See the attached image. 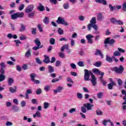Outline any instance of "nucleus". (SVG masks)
I'll use <instances>...</instances> for the list:
<instances>
[{
	"label": "nucleus",
	"mask_w": 126,
	"mask_h": 126,
	"mask_svg": "<svg viewBox=\"0 0 126 126\" xmlns=\"http://www.w3.org/2000/svg\"><path fill=\"white\" fill-rule=\"evenodd\" d=\"M84 80H85V81H89L90 78V75H92L91 82L93 86H95V85L97 84V82H96V80H97V78L95 77V75L93 74L92 71H89L88 69H84Z\"/></svg>",
	"instance_id": "1"
},
{
	"label": "nucleus",
	"mask_w": 126,
	"mask_h": 126,
	"mask_svg": "<svg viewBox=\"0 0 126 126\" xmlns=\"http://www.w3.org/2000/svg\"><path fill=\"white\" fill-rule=\"evenodd\" d=\"M90 22V24L88 25V29L89 31H90V30H91V27L93 28H94V27H96L98 26L96 24V17L92 18Z\"/></svg>",
	"instance_id": "2"
},
{
	"label": "nucleus",
	"mask_w": 126,
	"mask_h": 126,
	"mask_svg": "<svg viewBox=\"0 0 126 126\" xmlns=\"http://www.w3.org/2000/svg\"><path fill=\"white\" fill-rule=\"evenodd\" d=\"M24 16V13L17 12L11 15V18L12 20H15L17 18L23 17Z\"/></svg>",
	"instance_id": "3"
},
{
	"label": "nucleus",
	"mask_w": 126,
	"mask_h": 126,
	"mask_svg": "<svg viewBox=\"0 0 126 126\" xmlns=\"http://www.w3.org/2000/svg\"><path fill=\"white\" fill-rule=\"evenodd\" d=\"M113 69L116 73L122 74L125 70V68H124V66H123L122 65H120L119 67L118 66H115L113 68Z\"/></svg>",
	"instance_id": "4"
},
{
	"label": "nucleus",
	"mask_w": 126,
	"mask_h": 126,
	"mask_svg": "<svg viewBox=\"0 0 126 126\" xmlns=\"http://www.w3.org/2000/svg\"><path fill=\"white\" fill-rule=\"evenodd\" d=\"M56 22L58 24H62V25H64L65 26H68V23L67 22L64 20L63 18L61 17H59L58 19L56 21Z\"/></svg>",
	"instance_id": "5"
},
{
	"label": "nucleus",
	"mask_w": 126,
	"mask_h": 126,
	"mask_svg": "<svg viewBox=\"0 0 126 126\" xmlns=\"http://www.w3.org/2000/svg\"><path fill=\"white\" fill-rule=\"evenodd\" d=\"M86 38L89 44H93V38H94V35L89 34L86 36Z\"/></svg>",
	"instance_id": "6"
},
{
	"label": "nucleus",
	"mask_w": 126,
	"mask_h": 126,
	"mask_svg": "<svg viewBox=\"0 0 126 126\" xmlns=\"http://www.w3.org/2000/svg\"><path fill=\"white\" fill-rule=\"evenodd\" d=\"M83 105L86 107L87 111H91L92 108L94 107V105L91 104L90 103H85Z\"/></svg>",
	"instance_id": "7"
},
{
	"label": "nucleus",
	"mask_w": 126,
	"mask_h": 126,
	"mask_svg": "<svg viewBox=\"0 0 126 126\" xmlns=\"http://www.w3.org/2000/svg\"><path fill=\"white\" fill-rule=\"evenodd\" d=\"M34 9V5L33 4L30 5L28 6L27 8L25 9V12L27 13H30Z\"/></svg>",
	"instance_id": "8"
},
{
	"label": "nucleus",
	"mask_w": 126,
	"mask_h": 126,
	"mask_svg": "<svg viewBox=\"0 0 126 126\" xmlns=\"http://www.w3.org/2000/svg\"><path fill=\"white\" fill-rule=\"evenodd\" d=\"M0 72H5L4 71V68H5V67H6V65H5V63L2 62L0 63Z\"/></svg>",
	"instance_id": "9"
},
{
	"label": "nucleus",
	"mask_w": 126,
	"mask_h": 126,
	"mask_svg": "<svg viewBox=\"0 0 126 126\" xmlns=\"http://www.w3.org/2000/svg\"><path fill=\"white\" fill-rule=\"evenodd\" d=\"M63 87L62 86L58 87L56 90H53V92L54 94H57L58 93H61L62 91H63Z\"/></svg>",
	"instance_id": "10"
},
{
	"label": "nucleus",
	"mask_w": 126,
	"mask_h": 126,
	"mask_svg": "<svg viewBox=\"0 0 126 126\" xmlns=\"http://www.w3.org/2000/svg\"><path fill=\"white\" fill-rule=\"evenodd\" d=\"M94 55L95 56H100L101 57V59H103V58H104V55L102 53V52L101 51V50H100L99 49H96V52H95Z\"/></svg>",
	"instance_id": "11"
},
{
	"label": "nucleus",
	"mask_w": 126,
	"mask_h": 126,
	"mask_svg": "<svg viewBox=\"0 0 126 126\" xmlns=\"http://www.w3.org/2000/svg\"><path fill=\"white\" fill-rule=\"evenodd\" d=\"M37 9H38L39 11H44L45 10V6H44L41 3H39V5L37 6Z\"/></svg>",
	"instance_id": "12"
},
{
	"label": "nucleus",
	"mask_w": 126,
	"mask_h": 126,
	"mask_svg": "<svg viewBox=\"0 0 126 126\" xmlns=\"http://www.w3.org/2000/svg\"><path fill=\"white\" fill-rule=\"evenodd\" d=\"M29 94H32V91L30 89L27 90L25 94V99H29Z\"/></svg>",
	"instance_id": "13"
},
{
	"label": "nucleus",
	"mask_w": 126,
	"mask_h": 126,
	"mask_svg": "<svg viewBox=\"0 0 126 126\" xmlns=\"http://www.w3.org/2000/svg\"><path fill=\"white\" fill-rule=\"evenodd\" d=\"M5 72H0V82L3 81L4 79H5V76L4 75Z\"/></svg>",
	"instance_id": "14"
},
{
	"label": "nucleus",
	"mask_w": 126,
	"mask_h": 126,
	"mask_svg": "<svg viewBox=\"0 0 126 126\" xmlns=\"http://www.w3.org/2000/svg\"><path fill=\"white\" fill-rule=\"evenodd\" d=\"M31 49H29L25 53V57L28 59L31 57Z\"/></svg>",
	"instance_id": "15"
},
{
	"label": "nucleus",
	"mask_w": 126,
	"mask_h": 126,
	"mask_svg": "<svg viewBox=\"0 0 126 126\" xmlns=\"http://www.w3.org/2000/svg\"><path fill=\"white\" fill-rule=\"evenodd\" d=\"M7 82L9 86H11L12 84L14 82V79H13L12 78H9L7 81Z\"/></svg>",
	"instance_id": "16"
},
{
	"label": "nucleus",
	"mask_w": 126,
	"mask_h": 126,
	"mask_svg": "<svg viewBox=\"0 0 126 126\" xmlns=\"http://www.w3.org/2000/svg\"><path fill=\"white\" fill-rule=\"evenodd\" d=\"M108 89L112 90L113 89V86H116V83L115 82H111V83H109L107 85Z\"/></svg>",
	"instance_id": "17"
},
{
	"label": "nucleus",
	"mask_w": 126,
	"mask_h": 126,
	"mask_svg": "<svg viewBox=\"0 0 126 126\" xmlns=\"http://www.w3.org/2000/svg\"><path fill=\"white\" fill-rule=\"evenodd\" d=\"M43 63H50V58L48 56H44V60H43Z\"/></svg>",
	"instance_id": "18"
},
{
	"label": "nucleus",
	"mask_w": 126,
	"mask_h": 126,
	"mask_svg": "<svg viewBox=\"0 0 126 126\" xmlns=\"http://www.w3.org/2000/svg\"><path fill=\"white\" fill-rule=\"evenodd\" d=\"M95 1L97 3H103L104 5H107V1L106 0H95Z\"/></svg>",
	"instance_id": "19"
},
{
	"label": "nucleus",
	"mask_w": 126,
	"mask_h": 126,
	"mask_svg": "<svg viewBox=\"0 0 126 126\" xmlns=\"http://www.w3.org/2000/svg\"><path fill=\"white\" fill-rule=\"evenodd\" d=\"M106 61L108 63H113V56L111 58L108 55H106Z\"/></svg>",
	"instance_id": "20"
},
{
	"label": "nucleus",
	"mask_w": 126,
	"mask_h": 126,
	"mask_svg": "<svg viewBox=\"0 0 126 126\" xmlns=\"http://www.w3.org/2000/svg\"><path fill=\"white\" fill-rule=\"evenodd\" d=\"M34 43L36 46L42 47V45H41V41L39 40V38H35L34 40Z\"/></svg>",
	"instance_id": "21"
},
{
	"label": "nucleus",
	"mask_w": 126,
	"mask_h": 126,
	"mask_svg": "<svg viewBox=\"0 0 126 126\" xmlns=\"http://www.w3.org/2000/svg\"><path fill=\"white\" fill-rule=\"evenodd\" d=\"M33 118H41V113L40 111H36L34 114L33 115Z\"/></svg>",
	"instance_id": "22"
},
{
	"label": "nucleus",
	"mask_w": 126,
	"mask_h": 126,
	"mask_svg": "<svg viewBox=\"0 0 126 126\" xmlns=\"http://www.w3.org/2000/svg\"><path fill=\"white\" fill-rule=\"evenodd\" d=\"M103 18H104V15H103L102 13H99L97 14V20H98L99 21H101V20L103 19Z\"/></svg>",
	"instance_id": "23"
},
{
	"label": "nucleus",
	"mask_w": 126,
	"mask_h": 126,
	"mask_svg": "<svg viewBox=\"0 0 126 126\" xmlns=\"http://www.w3.org/2000/svg\"><path fill=\"white\" fill-rule=\"evenodd\" d=\"M55 71V69H54V67L52 65L48 66V72L49 73H52Z\"/></svg>",
	"instance_id": "24"
},
{
	"label": "nucleus",
	"mask_w": 126,
	"mask_h": 126,
	"mask_svg": "<svg viewBox=\"0 0 126 126\" xmlns=\"http://www.w3.org/2000/svg\"><path fill=\"white\" fill-rule=\"evenodd\" d=\"M94 65L96 67H100L102 65V62L101 61H98L94 63Z\"/></svg>",
	"instance_id": "25"
},
{
	"label": "nucleus",
	"mask_w": 126,
	"mask_h": 126,
	"mask_svg": "<svg viewBox=\"0 0 126 126\" xmlns=\"http://www.w3.org/2000/svg\"><path fill=\"white\" fill-rule=\"evenodd\" d=\"M93 71L94 74H97V75H100V74H101V71H100L98 69L94 68L93 70Z\"/></svg>",
	"instance_id": "26"
},
{
	"label": "nucleus",
	"mask_w": 126,
	"mask_h": 126,
	"mask_svg": "<svg viewBox=\"0 0 126 126\" xmlns=\"http://www.w3.org/2000/svg\"><path fill=\"white\" fill-rule=\"evenodd\" d=\"M35 14H36V12H35L34 11H33L32 12L30 13L28 15V17H30V18H32V17H34V16H35Z\"/></svg>",
	"instance_id": "27"
},
{
	"label": "nucleus",
	"mask_w": 126,
	"mask_h": 126,
	"mask_svg": "<svg viewBox=\"0 0 126 126\" xmlns=\"http://www.w3.org/2000/svg\"><path fill=\"white\" fill-rule=\"evenodd\" d=\"M14 89H13V88L12 87H9V91H10V92H11V93H15V92H17V90H16V87H14Z\"/></svg>",
	"instance_id": "28"
},
{
	"label": "nucleus",
	"mask_w": 126,
	"mask_h": 126,
	"mask_svg": "<svg viewBox=\"0 0 126 126\" xmlns=\"http://www.w3.org/2000/svg\"><path fill=\"white\" fill-rule=\"evenodd\" d=\"M30 76H31V80L32 82L35 81V78L36 76V74L35 73H32L30 74Z\"/></svg>",
	"instance_id": "29"
},
{
	"label": "nucleus",
	"mask_w": 126,
	"mask_h": 126,
	"mask_svg": "<svg viewBox=\"0 0 126 126\" xmlns=\"http://www.w3.org/2000/svg\"><path fill=\"white\" fill-rule=\"evenodd\" d=\"M81 111L84 114H86V113H87V109H86V107L84 105L81 107Z\"/></svg>",
	"instance_id": "30"
},
{
	"label": "nucleus",
	"mask_w": 126,
	"mask_h": 126,
	"mask_svg": "<svg viewBox=\"0 0 126 126\" xmlns=\"http://www.w3.org/2000/svg\"><path fill=\"white\" fill-rule=\"evenodd\" d=\"M43 22L45 24H49V22H50L49 18L48 17H45L43 20Z\"/></svg>",
	"instance_id": "31"
},
{
	"label": "nucleus",
	"mask_w": 126,
	"mask_h": 126,
	"mask_svg": "<svg viewBox=\"0 0 126 126\" xmlns=\"http://www.w3.org/2000/svg\"><path fill=\"white\" fill-rule=\"evenodd\" d=\"M121 56V53L118 51H115L113 53V56L112 57H120Z\"/></svg>",
	"instance_id": "32"
},
{
	"label": "nucleus",
	"mask_w": 126,
	"mask_h": 126,
	"mask_svg": "<svg viewBox=\"0 0 126 126\" xmlns=\"http://www.w3.org/2000/svg\"><path fill=\"white\" fill-rule=\"evenodd\" d=\"M21 28L19 29L20 32H23V31H25L26 29V27H25V25L22 24L21 25Z\"/></svg>",
	"instance_id": "33"
},
{
	"label": "nucleus",
	"mask_w": 126,
	"mask_h": 126,
	"mask_svg": "<svg viewBox=\"0 0 126 126\" xmlns=\"http://www.w3.org/2000/svg\"><path fill=\"white\" fill-rule=\"evenodd\" d=\"M93 28L95 31L94 34H96V35H99V34H100V32L98 31V26L94 27Z\"/></svg>",
	"instance_id": "34"
},
{
	"label": "nucleus",
	"mask_w": 126,
	"mask_h": 126,
	"mask_svg": "<svg viewBox=\"0 0 126 126\" xmlns=\"http://www.w3.org/2000/svg\"><path fill=\"white\" fill-rule=\"evenodd\" d=\"M96 114L97 116H102V115H103V112H102L100 109H97L96 111Z\"/></svg>",
	"instance_id": "35"
},
{
	"label": "nucleus",
	"mask_w": 126,
	"mask_h": 126,
	"mask_svg": "<svg viewBox=\"0 0 126 126\" xmlns=\"http://www.w3.org/2000/svg\"><path fill=\"white\" fill-rule=\"evenodd\" d=\"M35 61L36 63H38V64H42V63H43V62L41 61V60H40L39 57L35 58Z\"/></svg>",
	"instance_id": "36"
},
{
	"label": "nucleus",
	"mask_w": 126,
	"mask_h": 126,
	"mask_svg": "<svg viewBox=\"0 0 126 126\" xmlns=\"http://www.w3.org/2000/svg\"><path fill=\"white\" fill-rule=\"evenodd\" d=\"M50 45H55L56 43V40L54 38H51L49 40Z\"/></svg>",
	"instance_id": "37"
},
{
	"label": "nucleus",
	"mask_w": 126,
	"mask_h": 126,
	"mask_svg": "<svg viewBox=\"0 0 126 126\" xmlns=\"http://www.w3.org/2000/svg\"><path fill=\"white\" fill-rule=\"evenodd\" d=\"M12 110H13V111H14V112H18L19 110V107L15 105H13L12 106Z\"/></svg>",
	"instance_id": "38"
},
{
	"label": "nucleus",
	"mask_w": 126,
	"mask_h": 126,
	"mask_svg": "<svg viewBox=\"0 0 126 126\" xmlns=\"http://www.w3.org/2000/svg\"><path fill=\"white\" fill-rule=\"evenodd\" d=\"M43 106H44V109H45V110H46L50 107V104H49V103H48L47 102H45L43 104Z\"/></svg>",
	"instance_id": "39"
},
{
	"label": "nucleus",
	"mask_w": 126,
	"mask_h": 126,
	"mask_svg": "<svg viewBox=\"0 0 126 126\" xmlns=\"http://www.w3.org/2000/svg\"><path fill=\"white\" fill-rule=\"evenodd\" d=\"M117 19L115 18H111L110 19V22L113 24H117Z\"/></svg>",
	"instance_id": "40"
},
{
	"label": "nucleus",
	"mask_w": 126,
	"mask_h": 126,
	"mask_svg": "<svg viewBox=\"0 0 126 126\" xmlns=\"http://www.w3.org/2000/svg\"><path fill=\"white\" fill-rule=\"evenodd\" d=\"M42 48H43V45H41V46H34L32 47V50L33 51H37V50H39V49H42Z\"/></svg>",
	"instance_id": "41"
},
{
	"label": "nucleus",
	"mask_w": 126,
	"mask_h": 126,
	"mask_svg": "<svg viewBox=\"0 0 126 126\" xmlns=\"http://www.w3.org/2000/svg\"><path fill=\"white\" fill-rule=\"evenodd\" d=\"M59 56L60 58H61V59L65 58V55H64V53L63 52H60L59 54Z\"/></svg>",
	"instance_id": "42"
},
{
	"label": "nucleus",
	"mask_w": 126,
	"mask_h": 126,
	"mask_svg": "<svg viewBox=\"0 0 126 126\" xmlns=\"http://www.w3.org/2000/svg\"><path fill=\"white\" fill-rule=\"evenodd\" d=\"M108 7L110 8V11L111 12L114 11V9L115 8V6H112L111 4H109Z\"/></svg>",
	"instance_id": "43"
},
{
	"label": "nucleus",
	"mask_w": 126,
	"mask_h": 126,
	"mask_svg": "<svg viewBox=\"0 0 126 126\" xmlns=\"http://www.w3.org/2000/svg\"><path fill=\"white\" fill-rule=\"evenodd\" d=\"M85 64V63H84V62H83V61H80V62H78V65L79 66H81V67L84 66Z\"/></svg>",
	"instance_id": "44"
},
{
	"label": "nucleus",
	"mask_w": 126,
	"mask_h": 126,
	"mask_svg": "<svg viewBox=\"0 0 126 126\" xmlns=\"http://www.w3.org/2000/svg\"><path fill=\"white\" fill-rule=\"evenodd\" d=\"M27 37L25 36L24 35H21L20 36H19V39L21 41H23L24 40H26L27 39Z\"/></svg>",
	"instance_id": "45"
},
{
	"label": "nucleus",
	"mask_w": 126,
	"mask_h": 126,
	"mask_svg": "<svg viewBox=\"0 0 126 126\" xmlns=\"http://www.w3.org/2000/svg\"><path fill=\"white\" fill-rule=\"evenodd\" d=\"M63 7L64 9H68L69 8V4L68 3H65L63 5Z\"/></svg>",
	"instance_id": "46"
},
{
	"label": "nucleus",
	"mask_w": 126,
	"mask_h": 126,
	"mask_svg": "<svg viewBox=\"0 0 126 126\" xmlns=\"http://www.w3.org/2000/svg\"><path fill=\"white\" fill-rule=\"evenodd\" d=\"M103 94L102 92L98 93L97 94V98L98 99H102V97H103Z\"/></svg>",
	"instance_id": "47"
},
{
	"label": "nucleus",
	"mask_w": 126,
	"mask_h": 126,
	"mask_svg": "<svg viewBox=\"0 0 126 126\" xmlns=\"http://www.w3.org/2000/svg\"><path fill=\"white\" fill-rule=\"evenodd\" d=\"M14 42L16 43V46L17 47H19V44H22V43L19 40H15Z\"/></svg>",
	"instance_id": "48"
},
{
	"label": "nucleus",
	"mask_w": 126,
	"mask_h": 126,
	"mask_svg": "<svg viewBox=\"0 0 126 126\" xmlns=\"http://www.w3.org/2000/svg\"><path fill=\"white\" fill-rule=\"evenodd\" d=\"M58 34H59L60 35H63V30L61 29V28H58Z\"/></svg>",
	"instance_id": "49"
},
{
	"label": "nucleus",
	"mask_w": 126,
	"mask_h": 126,
	"mask_svg": "<svg viewBox=\"0 0 126 126\" xmlns=\"http://www.w3.org/2000/svg\"><path fill=\"white\" fill-rule=\"evenodd\" d=\"M77 97L78 99H82V98L83 97V96L82 95V94H81L80 93H77Z\"/></svg>",
	"instance_id": "50"
},
{
	"label": "nucleus",
	"mask_w": 126,
	"mask_h": 126,
	"mask_svg": "<svg viewBox=\"0 0 126 126\" xmlns=\"http://www.w3.org/2000/svg\"><path fill=\"white\" fill-rule=\"evenodd\" d=\"M109 122H111V120H104L103 121L102 124L104 126H107V123H109Z\"/></svg>",
	"instance_id": "51"
},
{
	"label": "nucleus",
	"mask_w": 126,
	"mask_h": 126,
	"mask_svg": "<svg viewBox=\"0 0 126 126\" xmlns=\"http://www.w3.org/2000/svg\"><path fill=\"white\" fill-rule=\"evenodd\" d=\"M116 42V40H115V39H110L109 40V45H114V44H115V43Z\"/></svg>",
	"instance_id": "52"
},
{
	"label": "nucleus",
	"mask_w": 126,
	"mask_h": 126,
	"mask_svg": "<svg viewBox=\"0 0 126 126\" xmlns=\"http://www.w3.org/2000/svg\"><path fill=\"white\" fill-rule=\"evenodd\" d=\"M24 6H25V5H24V4H22L20 5L19 7V10L21 11L22 10H23V9H24Z\"/></svg>",
	"instance_id": "53"
},
{
	"label": "nucleus",
	"mask_w": 126,
	"mask_h": 126,
	"mask_svg": "<svg viewBox=\"0 0 126 126\" xmlns=\"http://www.w3.org/2000/svg\"><path fill=\"white\" fill-rule=\"evenodd\" d=\"M110 38L107 37L106 39H105L104 41V44H105V45H107V44H109L110 43Z\"/></svg>",
	"instance_id": "54"
},
{
	"label": "nucleus",
	"mask_w": 126,
	"mask_h": 126,
	"mask_svg": "<svg viewBox=\"0 0 126 126\" xmlns=\"http://www.w3.org/2000/svg\"><path fill=\"white\" fill-rule=\"evenodd\" d=\"M5 126H13V123L12 122L7 121L6 123Z\"/></svg>",
	"instance_id": "55"
},
{
	"label": "nucleus",
	"mask_w": 126,
	"mask_h": 126,
	"mask_svg": "<svg viewBox=\"0 0 126 126\" xmlns=\"http://www.w3.org/2000/svg\"><path fill=\"white\" fill-rule=\"evenodd\" d=\"M78 19L80 20V21H83L84 19H85V17L83 16H79Z\"/></svg>",
	"instance_id": "56"
},
{
	"label": "nucleus",
	"mask_w": 126,
	"mask_h": 126,
	"mask_svg": "<svg viewBox=\"0 0 126 126\" xmlns=\"http://www.w3.org/2000/svg\"><path fill=\"white\" fill-rule=\"evenodd\" d=\"M37 28L40 32H43V28L40 24L38 25Z\"/></svg>",
	"instance_id": "57"
},
{
	"label": "nucleus",
	"mask_w": 126,
	"mask_h": 126,
	"mask_svg": "<svg viewBox=\"0 0 126 126\" xmlns=\"http://www.w3.org/2000/svg\"><path fill=\"white\" fill-rule=\"evenodd\" d=\"M122 10L126 11V2H125L122 6Z\"/></svg>",
	"instance_id": "58"
},
{
	"label": "nucleus",
	"mask_w": 126,
	"mask_h": 126,
	"mask_svg": "<svg viewBox=\"0 0 126 126\" xmlns=\"http://www.w3.org/2000/svg\"><path fill=\"white\" fill-rule=\"evenodd\" d=\"M36 93L37 95H40L42 93V90L41 89H38L36 90Z\"/></svg>",
	"instance_id": "59"
},
{
	"label": "nucleus",
	"mask_w": 126,
	"mask_h": 126,
	"mask_svg": "<svg viewBox=\"0 0 126 126\" xmlns=\"http://www.w3.org/2000/svg\"><path fill=\"white\" fill-rule=\"evenodd\" d=\"M21 107L22 108H23V107H25V106H26V102H25V101L23 100L21 102Z\"/></svg>",
	"instance_id": "60"
},
{
	"label": "nucleus",
	"mask_w": 126,
	"mask_h": 126,
	"mask_svg": "<svg viewBox=\"0 0 126 126\" xmlns=\"http://www.w3.org/2000/svg\"><path fill=\"white\" fill-rule=\"evenodd\" d=\"M118 50L119 53H126V50L124 49H123V48H118Z\"/></svg>",
	"instance_id": "61"
},
{
	"label": "nucleus",
	"mask_w": 126,
	"mask_h": 126,
	"mask_svg": "<svg viewBox=\"0 0 126 126\" xmlns=\"http://www.w3.org/2000/svg\"><path fill=\"white\" fill-rule=\"evenodd\" d=\"M117 82L119 86H121L123 84V81L121 79H118Z\"/></svg>",
	"instance_id": "62"
},
{
	"label": "nucleus",
	"mask_w": 126,
	"mask_h": 126,
	"mask_svg": "<svg viewBox=\"0 0 126 126\" xmlns=\"http://www.w3.org/2000/svg\"><path fill=\"white\" fill-rule=\"evenodd\" d=\"M66 80L67 82H69V83H73V81L69 77L67 78Z\"/></svg>",
	"instance_id": "63"
},
{
	"label": "nucleus",
	"mask_w": 126,
	"mask_h": 126,
	"mask_svg": "<svg viewBox=\"0 0 126 126\" xmlns=\"http://www.w3.org/2000/svg\"><path fill=\"white\" fill-rule=\"evenodd\" d=\"M50 88H51V87L50 86H46L44 87V90L48 92V91L50 90Z\"/></svg>",
	"instance_id": "64"
}]
</instances>
